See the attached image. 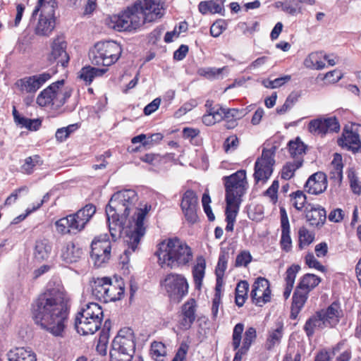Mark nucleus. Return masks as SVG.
I'll list each match as a JSON object with an SVG mask.
<instances>
[{"label": "nucleus", "instance_id": "bb28decb", "mask_svg": "<svg viewBox=\"0 0 361 361\" xmlns=\"http://www.w3.org/2000/svg\"><path fill=\"white\" fill-rule=\"evenodd\" d=\"M327 327L329 326L324 317H322L321 313L318 311L306 321L303 329L307 337L310 338L316 331H321Z\"/></svg>", "mask_w": 361, "mask_h": 361}, {"label": "nucleus", "instance_id": "052dcab7", "mask_svg": "<svg viewBox=\"0 0 361 361\" xmlns=\"http://www.w3.org/2000/svg\"><path fill=\"white\" fill-rule=\"evenodd\" d=\"M305 262L310 268H314L321 271H324L325 270V267L320 264L312 253H308L305 256Z\"/></svg>", "mask_w": 361, "mask_h": 361}, {"label": "nucleus", "instance_id": "5fc2aeb1", "mask_svg": "<svg viewBox=\"0 0 361 361\" xmlns=\"http://www.w3.org/2000/svg\"><path fill=\"white\" fill-rule=\"evenodd\" d=\"M291 197L292 204L294 206V207L298 211L302 210L306 203V195L303 193V192L298 190L295 192H293L291 195Z\"/></svg>", "mask_w": 361, "mask_h": 361}, {"label": "nucleus", "instance_id": "f257e3e1", "mask_svg": "<svg viewBox=\"0 0 361 361\" xmlns=\"http://www.w3.org/2000/svg\"><path fill=\"white\" fill-rule=\"evenodd\" d=\"M137 200L133 190L118 191L111 196L106 207L112 240L123 238L126 246L123 255L127 259L137 249L140 239L145 234V219L151 209V205L147 204L144 208L135 207Z\"/></svg>", "mask_w": 361, "mask_h": 361}, {"label": "nucleus", "instance_id": "37998d69", "mask_svg": "<svg viewBox=\"0 0 361 361\" xmlns=\"http://www.w3.org/2000/svg\"><path fill=\"white\" fill-rule=\"evenodd\" d=\"M303 159H295L293 161L287 162L281 171V178L285 180H289L294 176L297 169L302 166Z\"/></svg>", "mask_w": 361, "mask_h": 361}, {"label": "nucleus", "instance_id": "bf43d9fd", "mask_svg": "<svg viewBox=\"0 0 361 361\" xmlns=\"http://www.w3.org/2000/svg\"><path fill=\"white\" fill-rule=\"evenodd\" d=\"M322 54L320 52H312L304 60V66L310 69H314L317 63V59H321Z\"/></svg>", "mask_w": 361, "mask_h": 361}, {"label": "nucleus", "instance_id": "603ef678", "mask_svg": "<svg viewBox=\"0 0 361 361\" xmlns=\"http://www.w3.org/2000/svg\"><path fill=\"white\" fill-rule=\"evenodd\" d=\"M226 69V67L220 68L214 67L201 68L198 69L197 73L207 78V79H216L219 78V75Z\"/></svg>", "mask_w": 361, "mask_h": 361}, {"label": "nucleus", "instance_id": "f03ea898", "mask_svg": "<svg viewBox=\"0 0 361 361\" xmlns=\"http://www.w3.org/2000/svg\"><path fill=\"white\" fill-rule=\"evenodd\" d=\"M69 307L65 293L58 288L39 295L32 307L36 324L55 336H61L68 321Z\"/></svg>", "mask_w": 361, "mask_h": 361}, {"label": "nucleus", "instance_id": "79ce46f5", "mask_svg": "<svg viewBox=\"0 0 361 361\" xmlns=\"http://www.w3.org/2000/svg\"><path fill=\"white\" fill-rule=\"evenodd\" d=\"M206 263L204 259L199 258L197 264L195 265L192 269V275L197 288H200L202 280L204 277Z\"/></svg>", "mask_w": 361, "mask_h": 361}, {"label": "nucleus", "instance_id": "8fccbe9b", "mask_svg": "<svg viewBox=\"0 0 361 361\" xmlns=\"http://www.w3.org/2000/svg\"><path fill=\"white\" fill-rule=\"evenodd\" d=\"M226 221L235 222L236 216L240 209L241 202H226Z\"/></svg>", "mask_w": 361, "mask_h": 361}, {"label": "nucleus", "instance_id": "f704fd0d", "mask_svg": "<svg viewBox=\"0 0 361 361\" xmlns=\"http://www.w3.org/2000/svg\"><path fill=\"white\" fill-rule=\"evenodd\" d=\"M85 306V308H82V310L78 313L76 317L102 319L103 311L102 307L97 303L90 302Z\"/></svg>", "mask_w": 361, "mask_h": 361}, {"label": "nucleus", "instance_id": "ea45409f", "mask_svg": "<svg viewBox=\"0 0 361 361\" xmlns=\"http://www.w3.org/2000/svg\"><path fill=\"white\" fill-rule=\"evenodd\" d=\"M51 250V245L47 240H37L35 247V257L39 261L44 260L49 257Z\"/></svg>", "mask_w": 361, "mask_h": 361}, {"label": "nucleus", "instance_id": "0e129e2a", "mask_svg": "<svg viewBox=\"0 0 361 361\" xmlns=\"http://www.w3.org/2000/svg\"><path fill=\"white\" fill-rule=\"evenodd\" d=\"M295 100L296 99L294 97H292L291 95L288 96L284 104L281 107L276 109L277 113L279 114L286 113L287 111L292 108Z\"/></svg>", "mask_w": 361, "mask_h": 361}, {"label": "nucleus", "instance_id": "680f3d73", "mask_svg": "<svg viewBox=\"0 0 361 361\" xmlns=\"http://www.w3.org/2000/svg\"><path fill=\"white\" fill-rule=\"evenodd\" d=\"M20 126L25 127L30 130H37L41 126V121L39 119H30L25 118L21 119Z\"/></svg>", "mask_w": 361, "mask_h": 361}, {"label": "nucleus", "instance_id": "c03bdc74", "mask_svg": "<svg viewBox=\"0 0 361 361\" xmlns=\"http://www.w3.org/2000/svg\"><path fill=\"white\" fill-rule=\"evenodd\" d=\"M283 335V326L279 325V326L269 332V336L265 343V348L270 350L275 345H279L281 342V339Z\"/></svg>", "mask_w": 361, "mask_h": 361}, {"label": "nucleus", "instance_id": "864d4df0", "mask_svg": "<svg viewBox=\"0 0 361 361\" xmlns=\"http://www.w3.org/2000/svg\"><path fill=\"white\" fill-rule=\"evenodd\" d=\"M40 161V157L38 155L29 157L25 159V163L21 166V171L26 174H31L33 172L34 167Z\"/></svg>", "mask_w": 361, "mask_h": 361}, {"label": "nucleus", "instance_id": "a19ab883", "mask_svg": "<svg viewBox=\"0 0 361 361\" xmlns=\"http://www.w3.org/2000/svg\"><path fill=\"white\" fill-rule=\"evenodd\" d=\"M341 156L336 154L334 160L331 162V169L330 172V178L337 180L341 183L343 179V164Z\"/></svg>", "mask_w": 361, "mask_h": 361}, {"label": "nucleus", "instance_id": "4c0bfd02", "mask_svg": "<svg viewBox=\"0 0 361 361\" xmlns=\"http://www.w3.org/2000/svg\"><path fill=\"white\" fill-rule=\"evenodd\" d=\"M288 151L290 157L295 159H303L305 154L306 145L301 141L300 137L288 142Z\"/></svg>", "mask_w": 361, "mask_h": 361}, {"label": "nucleus", "instance_id": "ddd939ff", "mask_svg": "<svg viewBox=\"0 0 361 361\" xmlns=\"http://www.w3.org/2000/svg\"><path fill=\"white\" fill-rule=\"evenodd\" d=\"M250 297L252 302L260 307L269 302L271 290L269 281L262 277L258 278L252 286Z\"/></svg>", "mask_w": 361, "mask_h": 361}, {"label": "nucleus", "instance_id": "69168bd1", "mask_svg": "<svg viewBox=\"0 0 361 361\" xmlns=\"http://www.w3.org/2000/svg\"><path fill=\"white\" fill-rule=\"evenodd\" d=\"M28 191V188L27 186H23V187H20L16 190H15L11 194L10 196H8L6 201H5V204L6 205H11V204L14 203L16 202V200H17L18 198V194L22 192H27Z\"/></svg>", "mask_w": 361, "mask_h": 361}, {"label": "nucleus", "instance_id": "412c9836", "mask_svg": "<svg viewBox=\"0 0 361 361\" xmlns=\"http://www.w3.org/2000/svg\"><path fill=\"white\" fill-rule=\"evenodd\" d=\"M338 144L354 153L361 152V142L359 134L356 132L345 129L342 137L338 140Z\"/></svg>", "mask_w": 361, "mask_h": 361}, {"label": "nucleus", "instance_id": "9d476101", "mask_svg": "<svg viewBox=\"0 0 361 361\" xmlns=\"http://www.w3.org/2000/svg\"><path fill=\"white\" fill-rule=\"evenodd\" d=\"M308 130L314 135L323 137L328 133H338L340 123L335 116L320 117L309 122Z\"/></svg>", "mask_w": 361, "mask_h": 361}, {"label": "nucleus", "instance_id": "1a4fd4ad", "mask_svg": "<svg viewBox=\"0 0 361 361\" xmlns=\"http://www.w3.org/2000/svg\"><path fill=\"white\" fill-rule=\"evenodd\" d=\"M274 154V149H264L261 157L256 160L253 174L256 183H265L271 176L275 164Z\"/></svg>", "mask_w": 361, "mask_h": 361}, {"label": "nucleus", "instance_id": "4468645a", "mask_svg": "<svg viewBox=\"0 0 361 361\" xmlns=\"http://www.w3.org/2000/svg\"><path fill=\"white\" fill-rule=\"evenodd\" d=\"M51 77V75L49 73L25 77L18 80L16 85L22 92L35 94Z\"/></svg>", "mask_w": 361, "mask_h": 361}, {"label": "nucleus", "instance_id": "c85d7f7f", "mask_svg": "<svg viewBox=\"0 0 361 361\" xmlns=\"http://www.w3.org/2000/svg\"><path fill=\"white\" fill-rule=\"evenodd\" d=\"M8 361H37L35 353L29 348L16 347L6 353Z\"/></svg>", "mask_w": 361, "mask_h": 361}, {"label": "nucleus", "instance_id": "4be33fe9", "mask_svg": "<svg viewBox=\"0 0 361 361\" xmlns=\"http://www.w3.org/2000/svg\"><path fill=\"white\" fill-rule=\"evenodd\" d=\"M281 237L280 240L281 247L286 252L290 251L292 247V240L290 235V224L286 209L283 207L280 209Z\"/></svg>", "mask_w": 361, "mask_h": 361}, {"label": "nucleus", "instance_id": "f8f14e48", "mask_svg": "<svg viewBox=\"0 0 361 361\" xmlns=\"http://www.w3.org/2000/svg\"><path fill=\"white\" fill-rule=\"evenodd\" d=\"M197 204L198 199L195 192L192 190H186L183 195L180 207L187 221L190 224H195L197 221Z\"/></svg>", "mask_w": 361, "mask_h": 361}, {"label": "nucleus", "instance_id": "09e8293b", "mask_svg": "<svg viewBox=\"0 0 361 361\" xmlns=\"http://www.w3.org/2000/svg\"><path fill=\"white\" fill-rule=\"evenodd\" d=\"M299 248L304 249L310 245L314 240V234L309 231L305 227H302L298 231Z\"/></svg>", "mask_w": 361, "mask_h": 361}, {"label": "nucleus", "instance_id": "49530a36", "mask_svg": "<svg viewBox=\"0 0 361 361\" xmlns=\"http://www.w3.org/2000/svg\"><path fill=\"white\" fill-rule=\"evenodd\" d=\"M344 343L340 342L332 349L333 355H336V361H349L351 358V350L343 348Z\"/></svg>", "mask_w": 361, "mask_h": 361}, {"label": "nucleus", "instance_id": "b1692460", "mask_svg": "<svg viewBox=\"0 0 361 361\" xmlns=\"http://www.w3.org/2000/svg\"><path fill=\"white\" fill-rule=\"evenodd\" d=\"M95 212L96 207L92 204H87L75 214H71V216H74L75 226L80 232L85 228L86 224L90 221Z\"/></svg>", "mask_w": 361, "mask_h": 361}, {"label": "nucleus", "instance_id": "473e14b6", "mask_svg": "<svg viewBox=\"0 0 361 361\" xmlns=\"http://www.w3.org/2000/svg\"><path fill=\"white\" fill-rule=\"evenodd\" d=\"M109 279V277L97 278L91 283L92 295L101 302H104Z\"/></svg>", "mask_w": 361, "mask_h": 361}, {"label": "nucleus", "instance_id": "5701e85b", "mask_svg": "<svg viewBox=\"0 0 361 361\" xmlns=\"http://www.w3.org/2000/svg\"><path fill=\"white\" fill-rule=\"evenodd\" d=\"M55 12L52 15L41 11L37 24L35 27V34L39 36L48 37L55 27Z\"/></svg>", "mask_w": 361, "mask_h": 361}, {"label": "nucleus", "instance_id": "338daca9", "mask_svg": "<svg viewBox=\"0 0 361 361\" xmlns=\"http://www.w3.org/2000/svg\"><path fill=\"white\" fill-rule=\"evenodd\" d=\"M71 97L70 91L63 92L60 88H57V94H56V106H60L65 104L67 99Z\"/></svg>", "mask_w": 361, "mask_h": 361}, {"label": "nucleus", "instance_id": "9b49d317", "mask_svg": "<svg viewBox=\"0 0 361 361\" xmlns=\"http://www.w3.org/2000/svg\"><path fill=\"white\" fill-rule=\"evenodd\" d=\"M111 243L104 238H95L91 244V258L96 267H100L108 262L111 256Z\"/></svg>", "mask_w": 361, "mask_h": 361}, {"label": "nucleus", "instance_id": "4d7b16f0", "mask_svg": "<svg viewBox=\"0 0 361 361\" xmlns=\"http://www.w3.org/2000/svg\"><path fill=\"white\" fill-rule=\"evenodd\" d=\"M252 257L247 250L240 252L236 257L235 267H247L252 261Z\"/></svg>", "mask_w": 361, "mask_h": 361}, {"label": "nucleus", "instance_id": "6ab92c4d", "mask_svg": "<svg viewBox=\"0 0 361 361\" xmlns=\"http://www.w3.org/2000/svg\"><path fill=\"white\" fill-rule=\"evenodd\" d=\"M63 82V80H61L51 84L38 95L37 103L41 106H45L50 104L56 106L57 88L61 87Z\"/></svg>", "mask_w": 361, "mask_h": 361}, {"label": "nucleus", "instance_id": "de8ad7c7", "mask_svg": "<svg viewBox=\"0 0 361 361\" xmlns=\"http://www.w3.org/2000/svg\"><path fill=\"white\" fill-rule=\"evenodd\" d=\"M150 355L156 361H162L166 355L165 345L161 342L154 341L151 344Z\"/></svg>", "mask_w": 361, "mask_h": 361}, {"label": "nucleus", "instance_id": "39448f33", "mask_svg": "<svg viewBox=\"0 0 361 361\" xmlns=\"http://www.w3.org/2000/svg\"><path fill=\"white\" fill-rule=\"evenodd\" d=\"M135 350L133 331L130 329H121L112 342L111 361H131Z\"/></svg>", "mask_w": 361, "mask_h": 361}, {"label": "nucleus", "instance_id": "e433bc0d", "mask_svg": "<svg viewBox=\"0 0 361 361\" xmlns=\"http://www.w3.org/2000/svg\"><path fill=\"white\" fill-rule=\"evenodd\" d=\"M106 71V68H98L88 66L80 70L79 77L86 83L90 84L94 78L103 75Z\"/></svg>", "mask_w": 361, "mask_h": 361}, {"label": "nucleus", "instance_id": "72a5a7b5", "mask_svg": "<svg viewBox=\"0 0 361 361\" xmlns=\"http://www.w3.org/2000/svg\"><path fill=\"white\" fill-rule=\"evenodd\" d=\"M300 270V266L298 264H293L287 269L285 276V290L283 291V297L285 299H288L290 295L297 274Z\"/></svg>", "mask_w": 361, "mask_h": 361}, {"label": "nucleus", "instance_id": "13d9d810", "mask_svg": "<svg viewBox=\"0 0 361 361\" xmlns=\"http://www.w3.org/2000/svg\"><path fill=\"white\" fill-rule=\"evenodd\" d=\"M282 10L290 15H295L297 13H301V8L296 0H289L285 3H281Z\"/></svg>", "mask_w": 361, "mask_h": 361}, {"label": "nucleus", "instance_id": "6e6552de", "mask_svg": "<svg viewBox=\"0 0 361 361\" xmlns=\"http://www.w3.org/2000/svg\"><path fill=\"white\" fill-rule=\"evenodd\" d=\"M161 286L171 300L179 302L188 293V283L184 276L169 274L161 282Z\"/></svg>", "mask_w": 361, "mask_h": 361}, {"label": "nucleus", "instance_id": "2eb2a0df", "mask_svg": "<svg viewBox=\"0 0 361 361\" xmlns=\"http://www.w3.org/2000/svg\"><path fill=\"white\" fill-rule=\"evenodd\" d=\"M51 51L48 56V60L51 63H56L63 67L67 66L69 56L66 51V42L63 37H56L51 44Z\"/></svg>", "mask_w": 361, "mask_h": 361}, {"label": "nucleus", "instance_id": "0eeeda50", "mask_svg": "<svg viewBox=\"0 0 361 361\" xmlns=\"http://www.w3.org/2000/svg\"><path fill=\"white\" fill-rule=\"evenodd\" d=\"M223 181L226 192V202H242V197L245 193L247 184L245 171L239 170L231 176H224Z\"/></svg>", "mask_w": 361, "mask_h": 361}, {"label": "nucleus", "instance_id": "6e6d98bb", "mask_svg": "<svg viewBox=\"0 0 361 361\" xmlns=\"http://www.w3.org/2000/svg\"><path fill=\"white\" fill-rule=\"evenodd\" d=\"M257 337L256 330L254 327H249L244 334L242 346L243 348L250 349L252 343Z\"/></svg>", "mask_w": 361, "mask_h": 361}, {"label": "nucleus", "instance_id": "393cba45", "mask_svg": "<svg viewBox=\"0 0 361 361\" xmlns=\"http://www.w3.org/2000/svg\"><path fill=\"white\" fill-rule=\"evenodd\" d=\"M82 255V249L73 242L67 243L63 247L61 253L62 260L68 264L78 262Z\"/></svg>", "mask_w": 361, "mask_h": 361}, {"label": "nucleus", "instance_id": "c9c22d12", "mask_svg": "<svg viewBox=\"0 0 361 361\" xmlns=\"http://www.w3.org/2000/svg\"><path fill=\"white\" fill-rule=\"evenodd\" d=\"M199 11L202 14L207 13H221L224 11L223 0H212L209 1H202L198 6Z\"/></svg>", "mask_w": 361, "mask_h": 361}, {"label": "nucleus", "instance_id": "e2e57ef3", "mask_svg": "<svg viewBox=\"0 0 361 361\" xmlns=\"http://www.w3.org/2000/svg\"><path fill=\"white\" fill-rule=\"evenodd\" d=\"M343 78V75L339 73L336 70H334L326 73L323 80H326L329 83H335L338 82Z\"/></svg>", "mask_w": 361, "mask_h": 361}, {"label": "nucleus", "instance_id": "a18cd8bd", "mask_svg": "<svg viewBox=\"0 0 361 361\" xmlns=\"http://www.w3.org/2000/svg\"><path fill=\"white\" fill-rule=\"evenodd\" d=\"M57 7V3L54 0H39L37 6L33 11L32 16L37 15L39 10L44 13L52 15Z\"/></svg>", "mask_w": 361, "mask_h": 361}, {"label": "nucleus", "instance_id": "774afa93", "mask_svg": "<svg viewBox=\"0 0 361 361\" xmlns=\"http://www.w3.org/2000/svg\"><path fill=\"white\" fill-rule=\"evenodd\" d=\"M161 99L159 98L154 99L151 103L147 104L144 109L145 115H150L154 113L159 106Z\"/></svg>", "mask_w": 361, "mask_h": 361}, {"label": "nucleus", "instance_id": "7ed1b4c3", "mask_svg": "<svg viewBox=\"0 0 361 361\" xmlns=\"http://www.w3.org/2000/svg\"><path fill=\"white\" fill-rule=\"evenodd\" d=\"M163 8V0H137L117 17L114 27L120 32L136 30L161 18Z\"/></svg>", "mask_w": 361, "mask_h": 361}, {"label": "nucleus", "instance_id": "a878e982", "mask_svg": "<svg viewBox=\"0 0 361 361\" xmlns=\"http://www.w3.org/2000/svg\"><path fill=\"white\" fill-rule=\"evenodd\" d=\"M319 312L330 328L335 326L342 317V310L340 305L336 302H333L326 310H322Z\"/></svg>", "mask_w": 361, "mask_h": 361}, {"label": "nucleus", "instance_id": "2f4dec72", "mask_svg": "<svg viewBox=\"0 0 361 361\" xmlns=\"http://www.w3.org/2000/svg\"><path fill=\"white\" fill-rule=\"evenodd\" d=\"M73 218L74 216L70 214L57 220L55 222L56 231L61 235L80 232L78 228L75 226V222H74Z\"/></svg>", "mask_w": 361, "mask_h": 361}, {"label": "nucleus", "instance_id": "423d86ee", "mask_svg": "<svg viewBox=\"0 0 361 361\" xmlns=\"http://www.w3.org/2000/svg\"><path fill=\"white\" fill-rule=\"evenodd\" d=\"M121 52L120 44L114 41L99 42L90 49L89 57L94 65L109 66L118 61Z\"/></svg>", "mask_w": 361, "mask_h": 361}, {"label": "nucleus", "instance_id": "c756f323", "mask_svg": "<svg viewBox=\"0 0 361 361\" xmlns=\"http://www.w3.org/2000/svg\"><path fill=\"white\" fill-rule=\"evenodd\" d=\"M124 295V284L122 281L114 283L109 278L104 302L120 300Z\"/></svg>", "mask_w": 361, "mask_h": 361}, {"label": "nucleus", "instance_id": "7c9ffc66", "mask_svg": "<svg viewBox=\"0 0 361 361\" xmlns=\"http://www.w3.org/2000/svg\"><path fill=\"white\" fill-rule=\"evenodd\" d=\"M307 291L302 290V289L296 287L293 295V302L291 305V318L295 319L299 314L301 309L303 307L307 299L308 298Z\"/></svg>", "mask_w": 361, "mask_h": 361}, {"label": "nucleus", "instance_id": "20e7f679", "mask_svg": "<svg viewBox=\"0 0 361 361\" xmlns=\"http://www.w3.org/2000/svg\"><path fill=\"white\" fill-rule=\"evenodd\" d=\"M155 254L159 265L163 268H176L188 264L192 259L191 248L178 238L161 242Z\"/></svg>", "mask_w": 361, "mask_h": 361}, {"label": "nucleus", "instance_id": "58836bf2", "mask_svg": "<svg viewBox=\"0 0 361 361\" xmlns=\"http://www.w3.org/2000/svg\"><path fill=\"white\" fill-rule=\"evenodd\" d=\"M321 279L312 274H307L300 279V283L297 286L302 290L310 293L312 289L319 285Z\"/></svg>", "mask_w": 361, "mask_h": 361}, {"label": "nucleus", "instance_id": "a211bd4d", "mask_svg": "<svg viewBox=\"0 0 361 361\" xmlns=\"http://www.w3.org/2000/svg\"><path fill=\"white\" fill-rule=\"evenodd\" d=\"M196 301L194 299H190L182 306L179 321L182 329L188 330L191 327L196 318Z\"/></svg>", "mask_w": 361, "mask_h": 361}, {"label": "nucleus", "instance_id": "cd10ccee", "mask_svg": "<svg viewBox=\"0 0 361 361\" xmlns=\"http://www.w3.org/2000/svg\"><path fill=\"white\" fill-rule=\"evenodd\" d=\"M243 330L244 324L242 323L237 324L233 330L232 346L234 350H237L233 359L237 361H241L243 355L248 351V349L240 347Z\"/></svg>", "mask_w": 361, "mask_h": 361}, {"label": "nucleus", "instance_id": "aec40b11", "mask_svg": "<svg viewBox=\"0 0 361 361\" xmlns=\"http://www.w3.org/2000/svg\"><path fill=\"white\" fill-rule=\"evenodd\" d=\"M102 321V319H99L75 317V327L77 332L81 335L93 334L100 328Z\"/></svg>", "mask_w": 361, "mask_h": 361}, {"label": "nucleus", "instance_id": "f3484780", "mask_svg": "<svg viewBox=\"0 0 361 361\" xmlns=\"http://www.w3.org/2000/svg\"><path fill=\"white\" fill-rule=\"evenodd\" d=\"M305 218L312 226L321 227L326 219V212L319 205L314 206L309 204L305 207Z\"/></svg>", "mask_w": 361, "mask_h": 361}, {"label": "nucleus", "instance_id": "3c124183", "mask_svg": "<svg viewBox=\"0 0 361 361\" xmlns=\"http://www.w3.org/2000/svg\"><path fill=\"white\" fill-rule=\"evenodd\" d=\"M228 260V252L225 249H221L215 273L216 276H223L227 268V262Z\"/></svg>", "mask_w": 361, "mask_h": 361}, {"label": "nucleus", "instance_id": "dca6fc26", "mask_svg": "<svg viewBox=\"0 0 361 361\" xmlns=\"http://www.w3.org/2000/svg\"><path fill=\"white\" fill-rule=\"evenodd\" d=\"M305 187L310 194L319 195L322 193L327 188L326 174L321 171L314 173L307 179Z\"/></svg>", "mask_w": 361, "mask_h": 361}]
</instances>
